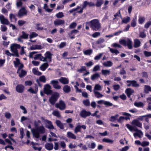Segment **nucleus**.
I'll return each instance as SVG.
<instances>
[{"label": "nucleus", "instance_id": "obj_1", "mask_svg": "<svg viewBox=\"0 0 151 151\" xmlns=\"http://www.w3.org/2000/svg\"><path fill=\"white\" fill-rule=\"evenodd\" d=\"M45 128L42 125L37 127V128L31 129V131L33 136L38 138L40 137V134H44L45 132Z\"/></svg>", "mask_w": 151, "mask_h": 151}, {"label": "nucleus", "instance_id": "obj_2", "mask_svg": "<svg viewBox=\"0 0 151 151\" xmlns=\"http://www.w3.org/2000/svg\"><path fill=\"white\" fill-rule=\"evenodd\" d=\"M93 31L98 30L101 27V24L98 19H94L86 22Z\"/></svg>", "mask_w": 151, "mask_h": 151}, {"label": "nucleus", "instance_id": "obj_3", "mask_svg": "<svg viewBox=\"0 0 151 151\" xmlns=\"http://www.w3.org/2000/svg\"><path fill=\"white\" fill-rule=\"evenodd\" d=\"M20 45L14 43L11 45L10 46L11 50L14 53V54H12V56L17 57L19 56L17 49L20 48Z\"/></svg>", "mask_w": 151, "mask_h": 151}, {"label": "nucleus", "instance_id": "obj_4", "mask_svg": "<svg viewBox=\"0 0 151 151\" xmlns=\"http://www.w3.org/2000/svg\"><path fill=\"white\" fill-rule=\"evenodd\" d=\"M55 106L56 108H59L61 110H64L66 108L65 103L62 100H60L59 103L56 104Z\"/></svg>", "mask_w": 151, "mask_h": 151}, {"label": "nucleus", "instance_id": "obj_5", "mask_svg": "<svg viewBox=\"0 0 151 151\" xmlns=\"http://www.w3.org/2000/svg\"><path fill=\"white\" fill-rule=\"evenodd\" d=\"M59 96V93L55 92L54 93L52 96L49 99V101L52 105L54 104L57 100Z\"/></svg>", "mask_w": 151, "mask_h": 151}, {"label": "nucleus", "instance_id": "obj_6", "mask_svg": "<svg viewBox=\"0 0 151 151\" xmlns=\"http://www.w3.org/2000/svg\"><path fill=\"white\" fill-rule=\"evenodd\" d=\"M27 11L24 7L21 8L19 11L18 15L19 17H22L27 14Z\"/></svg>", "mask_w": 151, "mask_h": 151}, {"label": "nucleus", "instance_id": "obj_7", "mask_svg": "<svg viewBox=\"0 0 151 151\" xmlns=\"http://www.w3.org/2000/svg\"><path fill=\"white\" fill-rule=\"evenodd\" d=\"M127 82L128 83V84H127L128 86H131L132 87H138L139 86V85L137 83V81H135L128 80L127 81Z\"/></svg>", "mask_w": 151, "mask_h": 151}, {"label": "nucleus", "instance_id": "obj_8", "mask_svg": "<svg viewBox=\"0 0 151 151\" xmlns=\"http://www.w3.org/2000/svg\"><path fill=\"white\" fill-rule=\"evenodd\" d=\"M51 87L49 84H47L45 85L44 88V92L45 93L48 95L52 93L51 90Z\"/></svg>", "mask_w": 151, "mask_h": 151}, {"label": "nucleus", "instance_id": "obj_9", "mask_svg": "<svg viewBox=\"0 0 151 151\" xmlns=\"http://www.w3.org/2000/svg\"><path fill=\"white\" fill-rule=\"evenodd\" d=\"M50 83L53 85V87L55 89H60L61 88V86L59 85V82L57 80L51 81Z\"/></svg>", "mask_w": 151, "mask_h": 151}, {"label": "nucleus", "instance_id": "obj_10", "mask_svg": "<svg viewBox=\"0 0 151 151\" xmlns=\"http://www.w3.org/2000/svg\"><path fill=\"white\" fill-rule=\"evenodd\" d=\"M134 131L136 132L133 134V135L135 138H136L137 137H139V138L142 137L143 134L141 130H138L137 129H134Z\"/></svg>", "mask_w": 151, "mask_h": 151}, {"label": "nucleus", "instance_id": "obj_11", "mask_svg": "<svg viewBox=\"0 0 151 151\" xmlns=\"http://www.w3.org/2000/svg\"><path fill=\"white\" fill-rule=\"evenodd\" d=\"M82 128L84 130L86 128V126L85 125L81 126L80 124L77 125L74 129V132L75 133H77L78 132H80L81 129Z\"/></svg>", "mask_w": 151, "mask_h": 151}, {"label": "nucleus", "instance_id": "obj_12", "mask_svg": "<svg viewBox=\"0 0 151 151\" xmlns=\"http://www.w3.org/2000/svg\"><path fill=\"white\" fill-rule=\"evenodd\" d=\"M64 20L61 19H57L54 22V24L55 26L63 25L64 24Z\"/></svg>", "mask_w": 151, "mask_h": 151}, {"label": "nucleus", "instance_id": "obj_13", "mask_svg": "<svg viewBox=\"0 0 151 151\" xmlns=\"http://www.w3.org/2000/svg\"><path fill=\"white\" fill-rule=\"evenodd\" d=\"M0 21L1 23L3 24L8 25L9 22L8 20L5 18L4 16L2 15H0Z\"/></svg>", "mask_w": 151, "mask_h": 151}, {"label": "nucleus", "instance_id": "obj_14", "mask_svg": "<svg viewBox=\"0 0 151 151\" xmlns=\"http://www.w3.org/2000/svg\"><path fill=\"white\" fill-rule=\"evenodd\" d=\"M24 87L22 85L19 84L16 87V91L19 93H22L24 90Z\"/></svg>", "mask_w": 151, "mask_h": 151}, {"label": "nucleus", "instance_id": "obj_15", "mask_svg": "<svg viewBox=\"0 0 151 151\" xmlns=\"http://www.w3.org/2000/svg\"><path fill=\"white\" fill-rule=\"evenodd\" d=\"M83 8H85L87 6H95L94 3L92 2H88L87 1H84L83 4Z\"/></svg>", "mask_w": 151, "mask_h": 151}, {"label": "nucleus", "instance_id": "obj_16", "mask_svg": "<svg viewBox=\"0 0 151 151\" xmlns=\"http://www.w3.org/2000/svg\"><path fill=\"white\" fill-rule=\"evenodd\" d=\"M132 124L141 128H142V123L137 119L133 120L132 122Z\"/></svg>", "mask_w": 151, "mask_h": 151}, {"label": "nucleus", "instance_id": "obj_17", "mask_svg": "<svg viewBox=\"0 0 151 151\" xmlns=\"http://www.w3.org/2000/svg\"><path fill=\"white\" fill-rule=\"evenodd\" d=\"M141 42L140 40L137 38L134 39V47L137 48L141 46Z\"/></svg>", "mask_w": 151, "mask_h": 151}, {"label": "nucleus", "instance_id": "obj_18", "mask_svg": "<svg viewBox=\"0 0 151 151\" xmlns=\"http://www.w3.org/2000/svg\"><path fill=\"white\" fill-rule=\"evenodd\" d=\"M60 82L63 84H66L69 83V81L68 79L65 77H61L59 79Z\"/></svg>", "mask_w": 151, "mask_h": 151}, {"label": "nucleus", "instance_id": "obj_19", "mask_svg": "<svg viewBox=\"0 0 151 151\" xmlns=\"http://www.w3.org/2000/svg\"><path fill=\"white\" fill-rule=\"evenodd\" d=\"M127 45L129 49L132 48V42L131 39L127 38L126 40V46Z\"/></svg>", "mask_w": 151, "mask_h": 151}, {"label": "nucleus", "instance_id": "obj_20", "mask_svg": "<svg viewBox=\"0 0 151 151\" xmlns=\"http://www.w3.org/2000/svg\"><path fill=\"white\" fill-rule=\"evenodd\" d=\"M52 54L49 51L47 52L45 54V59L47 61L50 62L51 61L52 56Z\"/></svg>", "mask_w": 151, "mask_h": 151}, {"label": "nucleus", "instance_id": "obj_21", "mask_svg": "<svg viewBox=\"0 0 151 151\" xmlns=\"http://www.w3.org/2000/svg\"><path fill=\"white\" fill-rule=\"evenodd\" d=\"M125 93L129 98L130 97L131 95L134 93V91L132 89L129 88L127 89L125 91Z\"/></svg>", "mask_w": 151, "mask_h": 151}, {"label": "nucleus", "instance_id": "obj_22", "mask_svg": "<svg viewBox=\"0 0 151 151\" xmlns=\"http://www.w3.org/2000/svg\"><path fill=\"white\" fill-rule=\"evenodd\" d=\"M91 114V113L89 111H87L85 110L82 111L80 113V115L83 117H86Z\"/></svg>", "mask_w": 151, "mask_h": 151}, {"label": "nucleus", "instance_id": "obj_23", "mask_svg": "<svg viewBox=\"0 0 151 151\" xmlns=\"http://www.w3.org/2000/svg\"><path fill=\"white\" fill-rule=\"evenodd\" d=\"M67 136L68 138L73 139H75L76 138V136L70 132H67Z\"/></svg>", "mask_w": 151, "mask_h": 151}, {"label": "nucleus", "instance_id": "obj_24", "mask_svg": "<svg viewBox=\"0 0 151 151\" xmlns=\"http://www.w3.org/2000/svg\"><path fill=\"white\" fill-rule=\"evenodd\" d=\"M53 145L52 143H47L45 145V148L48 150H51L53 148Z\"/></svg>", "mask_w": 151, "mask_h": 151}, {"label": "nucleus", "instance_id": "obj_25", "mask_svg": "<svg viewBox=\"0 0 151 151\" xmlns=\"http://www.w3.org/2000/svg\"><path fill=\"white\" fill-rule=\"evenodd\" d=\"M113 63L110 61L104 62L103 63V65L105 67H111L113 65Z\"/></svg>", "mask_w": 151, "mask_h": 151}, {"label": "nucleus", "instance_id": "obj_26", "mask_svg": "<svg viewBox=\"0 0 151 151\" xmlns=\"http://www.w3.org/2000/svg\"><path fill=\"white\" fill-rule=\"evenodd\" d=\"M47 124L48 125H46V127L47 128L49 129H54V128L52 124V122L48 120H45Z\"/></svg>", "mask_w": 151, "mask_h": 151}, {"label": "nucleus", "instance_id": "obj_27", "mask_svg": "<svg viewBox=\"0 0 151 151\" xmlns=\"http://www.w3.org/2000/svg\"><path fill=\"white\" fill-rule=\"evenodd\" d=\"M149 91H151V87L149 86L145 85L144 88V92L147 93Z\"/></svg>", "mask_w": 151, "mask_h": 151}, {"label": "nucleus", "instance_id": "obj_28", "mask_svg": "<svg viewBox=\"0 0 151 151\" xmlns=\"http://www.w3.org/2000/svg\"><path fill=\"white\" fill-rule=\"evenodd\" d=\"M102 88V86L99 84H96L95 86L93 91H101Z\"/></svg>", "mask_w": 151, "mask_h": 151}, {"label": "nucleus", "instance_id": "obj_29", "mask_svg": "<svg viewBox=\"0 0 151 151\" xmlns=\"http://www.w3.org/2000/svg\"><path fill=\"white\" fill-rule=\"evenodd\" d=\"M63 90L65 93H68L71 91L70 87L68 85H65L63 87Z\"/></svg>", "mask_w": 151, "mask_h": 151}, {"label": "nucleus", "instance_id": "obj_30", "mask_svg": "<svg viewBox=\"0 0 151 151\" xmlns=\"http://www.w3.org/2000/svg\"><path fill=\"white\" fill-rule=\"evenodd\" d=\"M48 64L47 63H45L40 66V69L42 71H44L48 67Z\"/></svg>", "mask_w": 151, "mask_h": 151}, {"label": "nucleus", "instance_id": "obj_31", "mask_svg": "<svg viewBox=\"0 0 151 151\" xmlns=\"http://www.w3.org/2000/svg\"><path fill=\"white\" fill-rule=\"evenodd\" d=\"M38 88L37 86H36L35 89H34L32 88H30L28 90V91L31 93L35 94L37 93L38 91Z\"/></svg>", "mask_w": 151, "mask_h": 151}, {"label": "nucleus", "instance_id": "obj_32", "mask_svg": "<svg viewBox=\"0 0 151 151\" xmlns=\"http://www.w3.org/2000/svg\"><path fill=\"white\" fill-rule=\"evenodd\" d=\"M95 96L98 99H99L102 97L104 95L101 93L100 92L96 91H93Z\"/></svg>", "mask_w": 151, "mask_h": 151}, {"label": "nucleus", "instance_id": "obj_33", "mask_svg": "<svg viewBox=\"0 0 151 151\" xmlns=\"http://www.w3.org/2000/svg\"><path fill=\"white\" fill-rule=\"evenodd\" d=\"M101 73L103 75L106 76L110 74V71L109 70H102Z\"/></svg>", "mask_w": 151, "mask_h": 151}, {"label": "nucleus", "instance_id": "obj_34", "mask_svg": "<svg viewBox=\"0 0 151 151\" xmlns=\"http://www.w3.org/2000/svg\"><path fill=\"white\" fill-rule=\"evenodd\" d=\"M30 48L31 50H35L36 49H41L42 47V46L40 45H36L31 46Z\"/></svg>", "mask_w": 151, "mask_h": 151}, {"label": "nucleus", "instance_id": "obj_35", "mask_svg": "<svg viewBox=\"0 0 151 151\" xmlns=\"http://www.w3.org/2000/svg\"><path fill=\"white\" fill-rule=\"evenodd\" d=\"M130 20V18L129 17L127 16L124 17L122 19V23L127 24L129 22Z\"/></svg>", "mask_w": 151, "mask_h": 151}, {"label": "nucleus", "instance_id": "obj_36", "mask_svg": "<svg viewBox=\"0 0 151 151\" xmlns=\"http://www.w3.org/2000/svg\"><path fill=\"white\" fill-rule=\"evenodd\" d=\"M43 8L45 10L46 12L49 13L51 12L53 10L52 9L49 8L47 5L46 4H44Z\"/></svg>", "mask_w": 151, "mask_h": 151}, {"label": "nucleus", "instance_id": "obj_37", "mask_svg": "<svg viewBox=\"0 0 151 151\" xmlns=\"http://www.w3.org/2000/svg\"><path fill=\"white\" fill-rule=\"evenodd\" d=\"M100 77V75L99 73H96L93 75L91 77L92 80L93 81L94 80L99 78Z\"/></svg>", "mask_w": 151, "mask_h": 151}, {"label": "nucleus", "instance_id": "obj_38", "mask_svg": "<svg viewBox=\"0 0 151 151\" xmlns=\"http://www.w3.org/2000/svg\"><path fill=\"white\" fill-rule=\"evenodd\" d=\"M55 123L61 129H64L63 124L59 120H56Z\"/></svg>", "mask_w": 151, "mask_h": 151}, {"label": "nucleus", "instance_id": "obj_39", "mask_svg": "<svg viewBox=\"0 0 151 151\" xmlns=\"http://www.w3.org/2000/svg\"><path fill=\"white\" fill-rule=\"evenodd\" d=\"M114 18H113L114 20H118V18H117L118 17H119L121 18H122L120 10H119L118 12L114 15Z\"/></svg>", "mask_w": 151, "mask_h": 151}, {"label": "nucleus", "instance_id": "obj_40", "mask_svg": "<svg viewBox=\"0 0 151 151\" xmlns=\"http://www.w3.org/2000/svg\"><path fill=\"white\" fill-rule=\"evenodd\" d=\"M105 42V40L103 38L101 37L99 38L96 41V43L98 45H100Z\"/></svg>", "mask_w": 151, "mask_h": 151}, {"label": "nucleus", "instance_id": "obj_41", "mask_svg": "<svg viewBox=\"0 0 151 151\" xmlns=\"http://www.w3.org/2000/svg\"><path fill=\"white\" fill-rule=\"evenodd\" d=\"M32 72L35 75L40 76L42 74V73L39 72L37 68H33L32 69Z\"/></svg>", "mask_w": 151, "mask_h": 151}, {"label": "nucleus", "instance_id": "obj_42", "mask_svg": "<svg viewBox=\"0 0 151 151\" xmlns=\"http://www.w3.org/2000/svg\"><path fill=\"white\" fill-rule=\"evenodd\" d=\"M26 72L23 70H19V72L18 73L19 74V76L22 78L26 74Z\"/></svg>", "mask_w": 151, "mask_h": 151}, {"label": "nucleus", "instance_id": "obj_43", "mask_svg": "<svg viewBox=\"0 0 151 151\" xmlns=\"http://www.w3.org/2000/svg\"><path fill=\"white\" fill-rule=\"evenodd\" d=\"M145 18L144 17L139 16V17L138 22L139 24H143L145 21Z\"/></svg>", "mask_w": 151, "mask_h": 151}, {"label": "nucleus", "instance_id": "obj_44", "mask_svg": "<svg viewBox=\"0 0 151 151\" xmlns=\"http://www.w3.org/2000/svg\"><path fill=\"white\" fill-rule=\"evenodd\" d=\"M137 18H134L132 20L131 25L132 27H134L136 25Z\"/></svg>", "mask_w": 151, "mask_h": 151}, {"label": "nucleus", "instance_id": "obj_45", "mask_svg": "<svg viewBox=\"0 0 151 151\" xmlns=\"http://www.w3.org/2000/svg\"><path fill=\"white\" fill-rule=\"evenodd\" d=\"M119 116V115L117 114L115 115L114 116H112L111 117L110 121L111 122H114L117 120Z\"/></svg>", "mask_w": 151, "mask_h": 151}, {"label": "nucleus", "instance_id": "obj_46", "mask_svg": "<svg viewBox=\"0 0 151 151\" xmlns=\"http://www.w3.org/2000/svg\"><path fill=\"white\" fill-rule=\"evenodd\" d=\"M102 141L106 143H109L110 144H112L114 141L112 139H111L108 138H104L103 139Z\"/></svg>", "mask_w": 151, "mask_h": 151}, {"label": "nucleus", "instance_id": "obj_47", "mask_svg": "<svg viewBox=\"0 0 151 151\" xmlns=\"http://www.w3.org/2000/svg\"><path fill=\"white\" fill-rule=\"evenodd\" d=\"M145 121L149 123V118H151V114H148L146 115H144Z\"/></svg>", "mask_w": 151, "mask_h": 151}, {"label": "nucleus", "instance_id": "obj_48", "mask_svg": "<svg viewBox=\"0 0 151 151\" xmlns=\"http://www.w3.org/2000/svg\"><path fill=\"white\" fill-rule=\"evenodd\" d=\"M109 49L110 51L112 53H114L116 55L119 53V51L117 50H116L114 49L111 48L110 47H109Z\"/></svg>", "mask_w": 151, "mask_h": 151}, {"label": "nucleus", "instance_id": "obj_49", "mask_svg": "<svg viewBox=\"0 0 151 151\" xmlns=\"http://www.w3.org/2000/svg\"><path fill=\"white\" fill-rule=\"evenodd\" d=\"M103 3V0H97L95 6L98 7H100L102 4Z\"/></svg>", "mask_w": 151, "mask_h": 151}, {"label": "nucleus", "instance_id": "obj_50", "mask_svg": "<svg viewBox=\"0 0 151 151\" xmlns=\"http://www.w3.org/2000/svg\"><path fill=\"white\" fill-rule=\"evenodd\" d=\"M21 36L23 38L27 39L28 38L29 35L27 34L25 32L22 31V35Z\"/></svg>", "mask_w": 151, "mask_h": 151}, {"label": "nucleus", "instance_id": "obj_51", "mask_svg": "<svg viewBox=\"0 0 151 151\" xmlns=\"http://www.w3.org/2000/svg\"><path fill=\"white\" fill-rule=\"evenodd\" d=\"M139 37L143 38L146 37V34L144 31L140 32H139Z\"/></svg>", "mask_w": 151, "mask_h": 151}, {"label": "nucleus", "instance_id": "obj_52", "mask_svg": "<svg viewBox=\"0 0 151 151\" xmlns=\"http://www.w3.org/2000/svg\"><path fill=\"white\" fill-rule=\"evenodd\" d=\"M55 16L57 18H61L64 17V15L62 12H59L56 14Z\"/></svg>", "mask_w": 151, "mask_h": 151}, {"label": "nucleus", "instance_id": "obj_53", "mask_svg": "<svg viewBox=\"0 0 151 151\" xmlns=\"http://www.w3.org/2000/svg\"><path fill=\"white\" fill-rule=\"evenodd\" d=\"M134 104L135 106L137 107H142L144 106L143 103L141 102H135Z\"/></svg>", "mask_w": 151, "mask_h": 151}, {"label": "nucleus", "instance_id": "obj_54", "mask_svg": "<svg viewBox=\"0 0 151 151\" xmlns=\"http://www.w3.org/2000/svg\"><path fill=\"white\" fill-rule=\"evenodd\" d=\"M38 34L36 33L35 32H32L29 35V38L30 39H31L32 38L36 37L38 36Z\"/></svg>", "mask_w": 151, "mask_h": 151}, {"label": "nucleus", "instance_id": "obj_55", "mask_svg": "<svg viewBox=\"0 0 151 151\" xmlns=\"http://www.w3.org/2000/svg\"><path fill=\"white\" fill-rule=\"evenodd\" d=\"M149 142L147 141H143L141 142V146L142 147H145L148 146L149 145Z\"/></svg>", "mask_w": 151, "mask_h": 151}, {"label": "nucleus", "instance_id": "obj_56", "mask_svg": "<svg viewBox=\"0 0 151 151\" xmlns=\"http://www.w3.org/2000/svg\"><path fill=\"white\" fill-rule=\"evenodd\" d=\"M52 114L53 115L58 117H60L59 112L58 111H53Z\"/></svg>", "mask_w": 151, "mask_h": 151}, {"label": "nucleus", "instance_id": "obj_57", "mask_svg": "<svg viewBox=\"0 0 151 151\" xmlns=\"http://www.w3.org/2000/svg\"><path fill=\"white\" fill-rule=\"evenodd\" d=\"M93 51L91 49H89L85 51L84 52V54L85 55H90L92 53Z\"/></svg>", "mask_w": 151, "mask_h": 151}, {"label": "nucleus", "instance_id": "obj_58", "mask_svg": "<svg viewBox=\"0 0 151 151\" xmlns=\"http://www.w3.org/2000/svg\"><path fill=\"white\" fill-rule=\"evenodd\" d=\"M39 80L43 83H45L46 82V79L44 76H40L39 78Z\"/></svg>", "mask_w": 151, "mask_h": 151}, {"label": "nucleus", "instance_id": "obj_59", "mask_svg": "<svg viewBox=\"0 0 151 151\" xmlns=\"http://www.w3.org/2000/svg\"><path fill=\"white\" fill-rule=\"evenodd\" d=\"M14 63L15 67H18L20 63L19 59L17 58H16V60L14 61Z\"/></svg>", "mask_w": 151, "mask_h": 151}, {"label": "nucleus", "instance_id": "obj_60", "mask_svg": "<svg viewBox=\"0 0 151 151\" xmlns=\"http://www.w3.org/2000/svg\"><path fill=\"white\" fill-rule=\"evenodd\" d=\"M101 34L100 32H96L94 33L91 36L93 38H96L100 35Z\"/></svg>", "mask_w": 151, "mask_h": 151}, {"label": "nucleus", "instance_id": "obj_61", "mask_svg": "<svg viewBox=\"0 0 151 151\" xmlns=\"http://www.w3.org/2000/svg\"><path fill=\"white\" fill-rule=\"evenodd\" d=\"M26 22L25 21L22 20H19L18 21V24L19 26H21L24 24Z\"/></svg>", "mask_w": 151, "mask_h": 151}, {"label": "nucleus", "instance_id": "obj_62", "mask_svg": "<svg viewBox=\"0 0 151 151\" xmlns=\"http://www.w3.org/2000/svg\"><path fill=\"white\" fill-rule=\"evenodd\" d=\"M103 54V53H100L99 54L94 57V59L95 60H99L100 59V58H101Z\"/></svg>", "mask_w": 151, "mask_h": 151}, {"label": "nucleus", "instance_id": "obj_63", "mask_svg": "<svg viewBox=\"0 0 151 151\" xmlns=\"http://www.w3.org/2000/svg\"><path fill=\"white\" fill-rule=\"evenodd\" d=\"M83 104L86 106H89L90 105V102L88 99H86L83 101Z\"/></svg>", "mask_w": 151, "mask_h": 151}, {"label": "nucleus", "instance_id": "obj_64", "mask_svg": "<svg viewBox=\"0 0 151 151\" xmlns=\"http://www.w3.org/2000/svg\"><path fill=\"white\" fill-rule=\"evenodd\" d=\"M60 147L63 149L65 148L66 147V145L65 142L63 141H61L60 143Z\"/></svg>", "mask_w": 151, "mask_h": 151}]
</instances>
